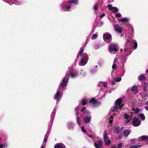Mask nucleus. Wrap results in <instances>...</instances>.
<instances>
[{"label":"nucleus","instance_id":"obj_1","mask_svg":"<svg viewBox=\"0 0 148 148\" xmlns=\"http://www.w3.org/2000/svg\"><path fill=\"white\" fill-rule=\"evenodd\" d=\"M130 33H127L125 35V38L126 41L125 44L124 51L125 54V56L130 55L132 51L133 46L134 45V48L136 49L137 47V44L136 41H133L129 39Z\"/></svg>","mask_w":148,"mask_h":148},{"label":"nucleus","instance_id":"obj_2","mask_svg":"<svg viewBox=\"0 0 148 148\" xmlns=\"http://www.w3.org/2000/svg\"><path fill=\"white\" fill-rule=\"evenodd\" d=\"M97 86L99 87L100 89V92L98 95L99 99L104 97L106 93H111V91L110 90H108L107 84L106 82H99L98 83Z\"/></svg>","mask_w":148,"mask_h":148},{"label":"nucleus","instance_id":"obj_3","mask_svg":"<svg viewBox=\"0 0 148 148\" xmlns=\"http://www.w3.org/2000/svg\"><path fill=\"white\" fill-rule=\"evenodd\" d=\"M68 2H64L60 5L61 11L63 12L69 11L72 7V4H77L78 3V0H68Z\"/></svg>","mask_w":148,"mask_h":148},{"label":"nucleus","instance_id":"obj_4","mask_svg":"<svg viewBox=\"0 0 148 148\" xmlns=\"http://www.w3.org/2000/svg\"><path fill=\"white\" fill-rule=\"evenodd\" d=\"M84 48L81 47L77 54V57L80 56L81 58L79 64L81 66H84L87 63L88 59V57L87 54L83 53Z\"/></svg>","mask_w":148,"mask_h":148},{"label":"nucleus","instance_id":"obj_5","mask_svg":"<svg viewBox=\"0 0 148 148\" xmlns=\"http://www.w3.org/2000/svg\"><path fill=\"white\" fill-rule=\"evenodd\" d=\"M78 71L71 67H69L66 73V75L72 78H75L78 75Z\"/></svg>","mask_w":148,"mask_h":148},{"label":"nucleus","instance_id":"obj_6","mask_svg":"<svg viewBox=\"0 0 148 148\" xmlns=\"http://www.w3.org/2000/svg\"><path fill=\"white\" fill-rule=\"evenodd\" d=\"M64 90L58 88L56 90V92L54 96V99L56 100V105L58 102L60 101L63 97V92Z\"/></svg>","mask_w":148,"mask_h":148},{"label":"nucleus","instance_id":"obj_7","mask_svg":"<svg viewBox=\"0 0 148 148\" xmlns=\"http://www.w3.org/2000/svg\"><path fill=\"white\" fill-rule=\"evenodd\" d=\"M115 103V105L112 110L114 112L117 111L119 108H121L123 106V101L121 98H119L116 100Z\"/></svg>","mask_w":148,"mask_h":148},{"label":"nucleus","instance_id":"obj_8","mask_svg":"<svg viewBox=\"0 0 148 148\" xmlns=\"http://www.w3.org/2000/svg\"><path fill=\"white\" fill-rule=\"evenodd\" d=\"M85 116H83V119L86 123H90L92 120V116L90 112L88 111H86L85 112Z\"/></svg>","mask_w":148,"mask_h":148},{"label":"nucleus","instance_id":"obj_9","mask_svg":"<svg viewBox=\"0 0 148 148\" xmlns=\"http://www.w3.org/2000/svg\"><path fill=\"white\" fill-rule=\"evenodd\" d=\"M68 82V79L67 77H63L60 83L58 88L64 90V88L66 87L67 85Z\"/></svg>","mask_w":148,"mask_h":148},{"label":"nucleus","instance_id":"obj_10","mask_svg":"<svg viewBox=\"0 0 148 148\" xmlns=\"http://www.w3.org/2000/svg\"><path fill=\"white\" fill-rule=\"evenodd\" d=\"M103 139L106 145L108 146L110 145L111 141L109 139L106 130L103 133Z\"/></svg>","mask_w":148,"mask_h":148},{"label":"nucleus","instance_id":"obj_11","mask_svg":"<svg viewBox=\"0 0 148 148\" xmlns=\"http://www.w3.org/2000/svg\"><path fill=\"white\" fill-rule=\"evenodd\" d=\"M80 105V104H79V105L78 106H77V107H76L75 108V114L76 116L77 122L78 125H79V126H80L81 124V123H80V122L81 121V118H80L78 116V112L79 109V106Z\"/></svg>","mask_w":148,"mask_h":148},{"label":"nucleus","instance_id":"obj_12","mask_svg":"<svg viewBox=\"0 0 148 148\" xmlns=\"http://www.w3.org/2000/svg\"><path fill=\"white\" fill-rule=\"evenodd\" d=\"M117 46L114 44L110 45L109 47L110 52L114 54L117 52L118 49L116 47Z\"/></svg>","mask_w":148,"mask_h":148},{"label":"nucleus","instance_id":"obj_13","mask_svg":"<svg viewBox=\"0 0 148 148\" xmlns=\"http://www.w3.org/2000/svg\"><path fill=\"white\" fill-rule=\"evenodd\" d=\"M142 98V100L145 101L147 99L148 97V92L145 89H143V92H141L140 94Z\"/></svg>","mask_w":148,"mask_h":148},{"label":"nucleus","instance_id":"obj_14","mask_svg":"<svg viewBox=\"0 0 148 148\" xmlns=\"http://www.w3.org/2000/svg\"><path fill=\"white\" fill-rule=\"evenodd\" d=\"M89 102L92 104V106L95 107L100 105L101 103L100 102L98 101L97 100L95 99L94 98L91 99L90 101Z\"/></svg>","mask_w":148,"mask_h":148},{"label":"nucleus","instance_id":"obj_15","mask_svg":"<svg viewBox=\"0 0 148 148\" xmlns=\"http://www.w3.org/2000/svg\"><path fill=\"white\" fill-rule=\"evenodd\" d=\"M108 9L111 12L116 13L119 11L118 9L116 7H113L111 5H107Z\"/></svg>","mask_w":148,"mask_h":148},{"label":"nucleus","instance_id":"obj_16","mask_svg":"<svg viewBox=\"0 0 148 148\" xmlns=\"http://www.w3.org/2000/svg\"><path fill=\"white\" fill-rule=\"evenodd\" d=\"M133 125L134 126H138L141 124V122L138 120L137 118H135L133 119L132 120Z\"/></svg>","mask_w":148,"mask_h":148},{"label":"nucleus","instance_id":"obj_17","mask_svg":"<svg viewBox=\"0 0 148 148\" xmlns=\"http://www.w3.org/2000/svg\"><path fill=\"white\" fill-rule=\"evenodd\" d=\"M103 141L101 140H98L97 142L94 143V146L96 148H101L103 145Z\"/></svg>","mask_w":148,"mask_h":148},{"label":"nucleus","instance_id":"obj_18","mask_svg":"<svg viewBox=\"0 0 148 148\" xmlns=\"http://www.w3.org/2000/svg\"><path fill=\"white\" fill-rule=\"evenodd\" d=\"M23 1L20 0H10V5L14 3L17 5H19L23 3Z\"/></svg>","mask_w":148,"mask_h":148},{"label":"nucleus","instance_id":"obj_19","mask_svg":"<svg viewBox=\"0 0 148 148\" xmlns=\"http://www.w3.org/2000/svg\"><path fill=\"white\" fill-rule=\"evenodd\" d=\"M144 140H145L146 141L148 140V136L146 135H143L139 137L136 140V141L138 142L142 141Z\"/></svg>","mask_w":148,"mask_h":148},{"label":"nucleus","instance_id":"obj_20","mask_svg":"<svg viewBox=\"0 0 148 148\" xmlns=\"http://www.w3.org/2000/svg\"><path fill=\"white\" fill-rule=\"evenodd\" d=\"M56 110L55 108H55L53 109L52 113L51 115V124H53V120H54V118L55 116V114L56 113Z\"/></svg>","mask_w":148,"mask_h":148},{"label":"nucleus","instance_id":"obj_21","mask_svg":"<svg viewBox=\"0 0 148 148\" xmlns=\"http://www.w3.org/2000/svg\"><path fill=\"white\" fill-rule=\"evenodd\" d=\"M138 92V87L136 85L134 86L132 88V93L134 95L136 94Z\"/></svg>","mask_w":148,"mask_h":148},{"label":"nucleus","instance_id":"obj_22","mask_svg":"<svg viewBox=\"0 0 148 148\" xmlns=\"http://www.w3.org/2000/svg\"><path fill=\"white\" fill-rule=\"evenodd\" d=\"M111 37V35L110 34H106L103 35V38L104 40V41L106 42H107V43H108L109 42H106V40H108L110 39Z\"/></svg>","mask_w":148,"mask_h":148},{"label":"nucleus","instance_id":"obj_23","mask_svg":"<svg viewBox=\"0 0 148 148\" xmlns=\"http://www.w3.org/2000/svg\"><path fill=\"white\" fill-rule=\"evenodd\" d=\"M75 126V124L72 122H70L67 123V127L69 130H72L74 129Z\"/></svg>","mask_w":148,"mask_h":148},{"label":"nucleus","instance_id":"obj_24","mask_svg":"<svg viewBox=\"0 0 148 148\" xmlns=\"http://www.w3.org/2000/svg\"><path fill=\"white\" fill-rule=\"evenodd\" d=\"M101 5V3L100 2H98L96 3L93 6L94 9L95 10V12L97 11L99 8L100 7Z\"/></svg>","mask_w":148,"mask_h":148},{"label":"nucleus","instance_id":"obj_25","mask_svg":"<svg viewBox=\"0 0 148 148\" xmlns=\"http://www.w3.org/2000/svg\"><path fill=\"white\" fill-rule=\"evenodd\" d=\"M114 29L116 31L118 32L119 33H121L122 29L121 27L119 26L118 25H114Z\"/></svg>","mask_w":148,"mask_h":148},{"label":"nucleus","instance_id":"obj_26","mask_svg":"<svg viewBox=\"0 0 148 148\" xmlns=\"http://www.w3.org/2000/svg\"><path fill=\"white\" fill-rule=\"evenodd\" d=\"M49 134V133H47L45 135L43 143V144H45V145H46V143L47 142L48 137Z\"/></svg>","mask_w":148,"mask_h":148},{"label":"nucleus","instance_id":"obj_27","mask_svg":"<svg viewBox=\"0 0 148 148\" xmlns=\"http://www.w3.org/2000/svg\"><path fill=\"white\" fill-rule=\"evenodd\" d=\"M86 138L90 141H95L94 139V137L90 135L87 134V136H86Z\"/></svg>","mask_w":148,"mask_h":148},{"label":"nucleus","instance_id":"obj_28","mask_svg":"<svg viewBox=\"0 0 148 148\" xmlns=\"http://www.w3.org/2000/svg\"><path fill=\"white\" fill-rule=\"evenodd\" d=\"M138 78L139 81H141L145 80L146 78V77L143 74H142L138 77Z\"/></svg>","mask_w":148,"mask_h":148},{"label":"nucleus","instance_id":"obj_29","mask_svg":"<svg viewBox=\"0 0 148 148\" xmlns=\"http://www.w3.org/2000/svg\"><path fill=\"white\" fill-rule=\"evenodd\" d=\"M65 146L62 144H57L55 145L54 148H64Z\"/></svg>","mask_w":148,"mask_h":148},{"label":"nucleus","instance_id":"obj_30","mask_svg":"<svg viewBox=\"0 0 148 148\" xmlns=\"http://www.w3.org/2000/svg\"><path fill=\"white\" fill-rule=\"evenodd\" d=\"M97 66H96L95 68L91 69L90 70V73L91 74H93L95 73L97 71Z\"/></svg>","mask_w":148,"mask_h":148},{"label":"nucleus","instance_id":"obj_31","mask_svg":"<svg viewBox=\"0 0 148 148\" xmlns=\"http://www.w3.org/2000/svg\"><path fill=\"white\" fill-rule=\"evenodd\" d=\"M131 132L128 130H125L123 132V135L126 137H127L130 133Z\"/></svg>","mask_w":148,"mask_h":148},{"label":"nucleus","instance_id":"obj_32","mask_svg":"<svg viewBox=\"0 0 148 148\" xmlns=\"http://www.w3.org/2000/svg\"><path fill=\"white\" fill-rule=\"evenodd\" d=\"M124 118L126 120L130 119V120H131L132 119L131 116H130L126 114H124Z\"/></svg>","mask_w":148,"mask_h":148},{"label":"nucleus","instance_id":"obj_33","mask_svg":"<svg viewBox=\"0 0 148 148\" xmlns=\"http://www.w3.org/2000/svg\"><path fill=\"white\" fill-rule=\"evenodd\" d=\"M119 21L122 22H127L128 21L129 18H124L118 20Z\"/></svg>","mask_w":148,"mask_h":148},{"label":"nucleus","instance_id":"obj_34","mask_svg":"<svg viewBox=\"0 0 148 148\" xmlns=\"http://www.w3.org/2000/svg\"><path fill=\"white\" fill-rule=\"evenodd\" d=\"M80 74L83 77H85L86 74V72L85 71L82 70V69H81V70Z\"/></svg>","mask_w":148,"mask_h":148},{"label":"nucleus","instance_id":"obj_35","mask_svg":"<svg viewBox=\"0 0 148 148\" xmlns=\"http://www.w3.org/2000/svg\"><path fill=\"white\" fill-rule=\"evenodd\" d=\"M115 131L118 133H119L121 132V129L119 127L117 126L116 127Z\"/></svg>","mask_w":148,"mask_h":148},{"label":"nucleus","instance_id":"obj_36","mask_svg":"<svg viewBox=\"0 0 148 148\" xmlns=\"http://www.w3.org/2000/svg\"><path fill=\"white\" fill-rule=\"evenodd\" d=\"M138 116L143 121L145 120V117L143 114L142 113L140 114H139Z\"/></svg>","mask_w":148,"mask_h":148},{"label":"nucleus","instance_id":"obj_37","mask_svg":"<svg viewBox=\"0 0 148 148\" xmlns=\"http://www.w3.org/2000/svg\"><path fill=\"white\" fill-rule=\"evenodd\" d=\"M122 52H123V58H122V60H123V61L124 62V63H125L126 62L127 59L125 58V57L127 56V55L125 56V54L124 52V50L122 51Z\"/></svg>","mask_w":148,"mask_h":148},{"label":"nucleus","instance_id":"obj_38","mask_svg":"<svg viewBox=\"0 0 148 148\" xmlns=\"http://www.w3.org/2000/svg\"><path fill=\"white\" fill-rule=\"evenodd\" d=\"M120 66L121 67V70L123 71V72L124 73L125 71L124 70V64L123 63L121 62V64H120Z\"/></svg>","mask_w":148,"mask_h":148},{"label":"nucleus","instance_id":"obj_39","mask_svg":"<svg viewBox=\"0 0 148 148\" xmlns=\"http://www.w3.org/2000/svg\"><path fill=\"white\" fill-rule=\"evenodd\" d=\"M141 146L140 145H133L130 146L129 148H138Z\"/></svg>","mask_w":148,"mask_h":148},{"label":"nucleus","instance_id":"obj_40","mask_svg":"<svg viewBox=\"0 0 148 148\" xmlns=\"http://www.w3.org/2000/svg\"><path fill=\"white\" fill-rule=\"evenodd\" d=\"M87 103V101L86 99H83L82 100V103L83 105H85Z\"/></svg>","mask_w":148,"mask_h":148},{"label":"nucleus","instance_id":"obj_41","mask_svg":"<svg viewBox=\"0 0 148 148\" xmlns=\"http://www.w3.org/2000/svg\"><path fill=\"white\" fill-rule=\"evenodd\" d=\"M116 82H120L121 80V77L118 78L116 77L114 79Z\"/></svg>","mask_w":148,"mask_h":148},{"label":"nucleus","instance_id":"obj_42","mask_svg":"<svg viewBox=\"0 0 148 148\" xmlns=\"http://www.w3.org/2000/svg\"><path fill=\"white\" fill-rule=\"evenodd\" d=\"M103 24V22L101 21H99L97 24V26L98 27L101 26Z\"/></svg>","mask_w":148,"mask_h":148},{"label":"nucleus","instance_id":"obj_43","mask_svg":"<svg viewBox=\"0 0 148 148\" xmlns=\"http://www.w3.org/2000/svg\"><path fill=\"white\" fill-rule=\"evenodd\" d=\"M98 36L97 34H94L92 35V39H95L97 38Z\"/></svg>","mask_w":148,"mask_h":148},{"label":"nucleus","instance_id":"obj_44","mask_svg":"<svg viewBox=\"0 0 148 148\" xmlns=\"http://www.w3.org/2000/svg\"><path fill=\"white\" fill-rule=\"evenodd\" d=\"M133 109L135 112V113H137L139 112V110L138 108H136L135 109L133 108Z\"/></svg>","mask_w":148,"mask_h":148},{"label":"nucleus","instance_id":"obj_45","mask_svg":"<svg viewBox=\"0 0 148 148\" xmlns=\"http://www.w3.org/2000/svg\"><path fill=\"white\" fill-rule=\"evenodd\" d=\"M51 126H48V130H47V133H49V134H50V132L51 131L50 130L51 127L52 125H52L51 123Z\"/></svg>","mask_w":148,"mask_h":148},{"label":"nucleus","instance_id":"obj_46","mask_svg":"<svg viewBox=\"0 0 148 148\" xmlns=\"http://www.w3.org/2000/svg\"><path fill=\"white\" fill-rule=\"evenodd\" d=\"M81 130L84 133H85L86 132V130L85 129L84 126H82L81 127Z\"/></svg>","mask_w":148,"mask_h":148},{"label":"nucleus","instance_id":"obj_47","mask_svg":"<svg viewBox=\"0 0 148 148\" xmlns=\"http://www.w3.org/2000/svg\"><path fill=\"white\" fill-rule=\"evenodd\" d=\"M123 146L122 143H119L118 145V146L116 148H121Z\"/></svg>","mask_w":148,"mask_h":148},{"label":"nucleus","instance_id":"obj_48","mask_svg":"<svg viewBox=\"0 0 148 148\" xmlns=\"http://www.w3.org/2000/svg\"><path fill=\"white\" fill-rule=\"evenodd\" d=\"M99 47L100 45L98 44H96L94 46V47L96 49H98L99 48Z\"/></svg>","mask_w":148,"mask_h":148},{"label":"nucleus","instance_id":"obj_49","mask_svg":"<svg viewBox=\"0 0 148 148\" xmlns=\"http://www.w3.org/2000/svg\"><path fill=\"white\" fill-rule=\"evenodd\" d=\"M116 81L114 79L111 81V84L112 85H115L116 84Z\"/></svg>","mask_w":148,"mask_h":148},{"label":"nucleus","instance_id":"obj_50","mask_svg":"<svg viewBox=\"0 0 148 148\" xmlns=\"http://www.w3.org/2000/svg\"><path fill=\"white\" fill-rule=\"evenodd\" d=\"M116 65L115 64H113L112 66V68L113 69H116Z\"/></svg>","mask_w":148,"mask_h":148},{"label":"nucleus","instance_id":"obj_51","mask_svg":"<svg viewBox=\"0 0 148 148\" xmlns=\"http://www.w3.org/2000/svg\"><path fill=\"white\" fill-rule=\"evenodd\" d=\"M112 119H113V117H112V116H111L109 119V122L110 123H112V121H113Z\"/></svg>","mask_w":148,"mask_h":148},{"label":"nucleus","instance_id":"obj_52","mask_svg":"<svg viewBox=\"0 0 148 148\" xmlns=\"http://www.w3.org/2000/svg\"><path fill=\"white\" fill-rule=\"evenodd\" d=\"M121 16V15L120 13H118L116 14V17H120Z\"/></svg>","mask_w":148,"mask_h":148},{"label":"nucleus","instance_id":"obj_53","mask_svg":"<svg viewBox=\"0 0 148 148\" xmlns=\"http://www.w3.org/2000/svg\"><path fill=\"white\" fill-rule=\"evenodd\" d=\"M147 85H148V84L145 83H144V89H145L146 90Z\"/></svg>","mask_w":148,"mask_h":148},{"label":"nucleus","instance_id":"obj_54","mask_svg":"<svg viewBox=\"0 0 148 148\" xmlns=\"http://www.w3.org/2000/svg\"><path fill=\"white\" fill-rule=\"evenodd\" d=\"M136 141L135 139H132L130 140V142L132 143H134Z\"/></svg>","mask_w":148,"mask_h":148},{"label":"nucleus","instance_id":"obj_55","mask_svg":"<svg viewBox=\"0 0 148 148\" xmlns=\"http://www.w3.org/2000/svg\"><path fill=\"white\" fill-rule=\"evenodd\" d=\"M146 104L148 105V101L146 102ZM145 109L146 110L148 111V106L145 107Z\"/></svg>","mask_w":148,"mask_h":148},{"label":"nucleus","instance_id":"obj_56","mask_svg":"<svg viewBox=\"0 0 148 148\" xmlns=\"http://www.w3.org/2000/svg\"><path fill=\"white\" fill-rule=\"evenodd\" d=\"M105 14L104 13L102 15H101L100 16V18H102L105 16Z\"/></svg>","mask_w":148,"mask_h":148},{"label":"nucleus","instance_id":"obj_57","mask_svg":"<svg viewBox=\"0 0 148 148\" xmlns=\"http://www.w3.org/2000/svg\"><path fill=\"white\" fill-rule=\"evenodd\" d=\"M86 108L85 107H84L81 110V111L82 112L84 110H85L86 109Z\"/></svg>","mask_w":148,"mask_h":148},{"label":"nucleus","instance_id":"obj_58","mask_svg":"<svg viewBox=\"0 0 148 148\" xmlns=\"http://www.w3.org/2000/svg\"><path fill=\"white\" fill-rule=\"evenodd\" d=\"M117 58H115L113 62V64H116V62L117 61Z\"/></svg>","mask_w":148,"mask_h":148},{"label":"nucleus","instance_id":"obj_59","mask_svg":"<svg viewBox=\"0 0 148 148\" xmlns=\"http://www.w3.org/2000/svg\"><path fill=\"white\" fill-rule=\"evenodd\" d=\"M45 144H43L42 146L40 148H45Z\"/></svg>","mask_w":148,"mask_h":148},{"label":"nucleus","instance_id":"obj_60","mask_svg":"<svg viewBox=\"0 0 148 148\" xmlns=\"http://www.w3.org/2000/svg\"><path fill=\"white\" fill-rule=\"evenodd\" d=\"M3 1H5L8 3H9V0H3Z\"/></svg>","mask_w":148,"mask_h":148},{"label":"nucleus","instance_id":"obj_61","mask_svg":"<svg viewBox=\"0 0 148 148\" xmlns=\"http://www.w3.org/2000/svg\"><path fill=\"white\" fill-rule=\"evenodd\" d=\"M131 120H130V119H127V121H126V123H128Z\"/></svg>","mask_w":148,"mask_h":148},{"label":"nucleus","instance_id":"obj_62","mask_svg":"<svg viewBox=\"0 0 148 148\" xmlns=\"http://www.w3.org/2000/svg\"><path fill=\"white\" fill-rule=\"evenodd\" d=\"M124 36V34L123 33H122L121 34V37H123Z\"/></svg>","mask_w":148,"mask_h":148},{"label":"nucleus","instance_id":"obj_63","mask_svg":"<svg viewBox=\"0 0 148 148\" xmlns=\"http://www.w3.org/2000/svg\"><path fill=\"white\" fill-rule=\"evenodd\" d=\"M3 145L2 144H0V148H2L3 147Z\"/></svg>","mask_w":148,"mask_h":148},{"label":"nucleus","instance_id":"obj_64","mask_svg":"<svg viewBox=\"0 0 148 148\" xmlns=\"http://www.w3.org/2000/svg\"><path fill=\"white\" fill-rule=\"evenodd\" d=\"M116 146H114L112 147L111 148H116Z\"/></svg>","mask_w":148,"mask_h":148}]
</instances>
